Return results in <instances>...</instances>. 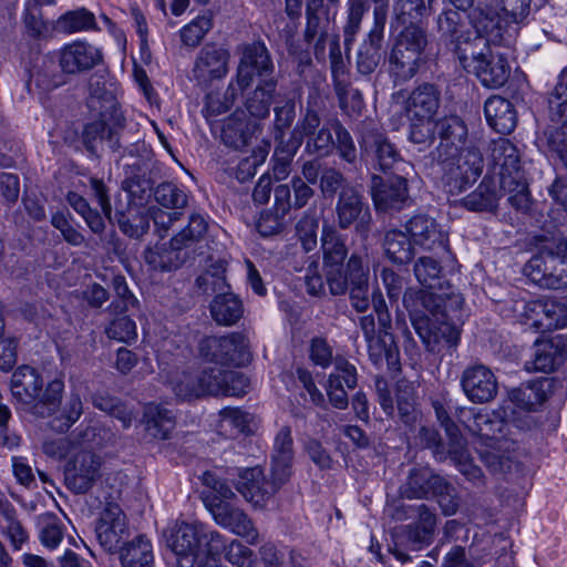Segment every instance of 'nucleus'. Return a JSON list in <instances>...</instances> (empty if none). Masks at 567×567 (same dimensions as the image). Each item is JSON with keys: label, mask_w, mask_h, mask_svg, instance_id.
Instances as JSON below:
<instances>
[{"label": "nucleus", "mask_w": 567, "mask_h": 567, "mask_svg": "<svg viewBox=\"0 0 567 567\" xmlns=\"http://www.w3.org/2000/svg\"><path fill=\"white\" fill-rule=\"evenodd\" d=\"M463 298L458 293H436L408 288L403 305L426 351L439 354L458 344Z\"/></svg>", "instance_id": "nucleus-1"}, {"label": "nucleus", "mask_w": 567, "mask_h": 567, "mask_svg": "<svg viewBox=\"0 0 567 567\" xmlns=\"http://www.w3.org/2000/svg\"><path fill=\"white\" fill-rule=\"evenodd\" d=\"M178 567H220L216 557L226 554L228 544L217 530L202 524L176 523L167 538Z\"/></svg>", "instance_id": "nucleus-2"}, {"label": "nucleus", "mask_w": 567, "mask_h": 567, "mask_svg": "<svg viewBox=\"0 0 567 567\" xmlns=\"http://www.w3.org/2000/svg\"><path fill=\"white\" fill-rule=\"evenodd\" d=\"M172 390L183 400L210 396H241L247 393L249 379L239 371L206 367L176 372L171 379Z\"/></svg>", "instance_id": "nucleus-3"}, {"label": "nucleus", "mask_w": 567, "mask_h": 567, "mask_svg": "<svg viewBox=\"0 0 567 567\" xmlns=\"http://www.w3.org/2000/svg\"><path fill=\"white\" fill-rule=\"evenodd\" d=\"M488 151L492 169L508 204L519 213H528L532 198L518 148L509 140L498 138L491 142Z\"/></svg>", "instance_id": "nucleus-4"}, {"label": "nucleus", "mask_w": 567, "mask_h": 567, "mask_svg": "<svg viewBox=\"0 0 567 567\" xmlns=\"http://www.w3.org/2000/svg\"><path fill=\"white\" fill-rule=\"evenodd\" d=\"M208 230L204 216L192 214L188 224L181 229L168 245H157L144 251L145 262L154 270L172 271L185 262L194 260L203 246L202 243Z\"/></svg>", "instance_id": "nucleus-5"}, {"label": "nucleus", "mask_w": 567, "mask_h": 567, "mask_svg": "<svg viewBox=\"0 0 567 567\" xmlns=\"http://www.w3.org/2000/svg\"><path fill=\"white\" fill-rule=\"evenodd\" d=\"M43 380L40 373L30 365H21L13 372L10 380L12 398L30 413L39 417H48L58 411L61 404L64 383L54 379L42 392Z\"/></svg>", "instance_id": "nucleus-6"}, {"label": "nucleus", "mask_w": 567, "mask_h": 567, "mask_svg": "<svg viewBox=\"0 0 567 567\" xmlns=\"http://www.w3.org/2000/svg\"><path fill=\"white\" fill-rule=\"evenodd\" d=\"M320 125L321 117L310 101H308L305 112L290 132V136L284 147V152L287 153L288 157L297 153L305 138H307L305 152L308 155L316 157L329 156L334 150L333 131L331 126L320 127Z\"/></svg>", "instance_id": "nucleus-7"}, {"label": "nucleus", "mask_w": 567, "mask_h": 567, "mask_svg": "<svg viewBox=\"0 0 567 567\" xmlns=\"http://www.w3.org/2000/svg\"><path fill=\"white\" fill-rule=\"evenodd\" d=\"M321 250L324 277L330 293L346 295L349 288L346 264L349 250L344 236L333 225L322 226Z\"/></svg>", "instance_id": "nucleus-8"}, {"label": "nucleus", "mask_w": 567, "mask_h": 567, "mask_svg": "<svg viewBox=\"0 0 567 567\" xmlns=\"http://www.w3.org/2000/svg\"><path fill=\"white\" fill-rule=\"evenodd\" d=\"M103 458L90 449L71 451L63 465L65 487L74 495L87 494L103 476Z\"/></svg>", "instance_id": "nucleus-9"}, {"label": "nucleus", "mask_w": 567, "mask_h": 567, "mask_svg": "<svg viewBox=\"0 0 567 567\" xmlns=\"http://www.w3.org/2000/svg\"><path fill=\"white\" fill-rule=\"evenodd\" d=\"M334 214L338 230L353 229L363 241L369 238L373 226L372 212L357 187H346L339 192Z\"/></svg>", "instance_id": "nucleus-10"}, {"label": "nucleus", "mask_w": 567, "mask_h": 567, "mask_svg": "<svg viewBox=\"0 0 567 567\" xmlns=\"http://www.w3.org/2000/svg\"><path fill=\"white\" fill-rule=\"evenodd\" d=\"M511 310L518 322L529 324L539 332L567 324V307L555 299L514 300Z\"/></svg>", "instance_id": "nucleus-11"}, {"label": "nucleus", "mask_w": 567, "mask_h": 567, "mask_svg": "<svg viewBox=\"0 0 567 567\" xmlns=\"http://www.w3.org/2000/svg\"><path fill=\"white\" fill-rule=\"evenodd\" d=\"M460 63L468 73L475 74L486 87L503 86L511 74V66L505 53L488 49H473Z\"/></svg>", "instance_id": "nucleus-12"}, {"label": "nucleus", "mask_w": 567, "mask_h": 567, "mask_svg": "<svg viewBox=\"0 0 567 567\" xmlns=\"http://www.w3.org/2000/svg\"><path fill=\"white\" fill-rule=\"evenodd\" d=\"M277 80L271 54L261 41L245 44L237 66L236 83L241 92L256 81Z\"/></svg>", "instance_id": "nucleus-13"}, {"label": "nucleus", "mask_w": 567, "mask_h": 567, "mask_svg": "<svg viewBox=\"0 0 567 567\" xmlns=\"http://www.w3.org/2000/svg\"><path fill=\"white\" fill-rule=\"evenodd\" d=\"M199 353L218 364L245 365L250 362L249 342L245 334L233 332L227 336H210L199 343Z\"/></svg>", "instance_id": "nucleus-14"}, {"label": "nucleus", "mask_w": 567, "mask_h": 567, "mask_svg": "<svg viewBox=\"0 0 567 567\" xmlns=\"http://www.w3.org/2000/svg\"><path fill=\"white\" fill-rule=\"evenodd\" d=\"M288 483V480L279 481L277 473L270 471V478H267L259 466L245 468L236 484V489L254 507L265 508L272 501L279 489Z\"/></svg>", "instance_id": "nucleus-15"}, {"label": "nucleus", "mask_w": 567, "mask_h": 567, "mask_svg": "<svg viewBox=\"0 0 567 567\" xmlns=\"http://www.w3.org/2000/svg\"><path fill=\"white\" fill-rule=\"evenodd\" d=\"M371 196L378 212L394 213L411 206L408 179L393 174L382 177L377 174L371 176Z\"/></svg>", "instance_id": "nucleus-16"}, {"label": "nucleus", "mask_w": 567, "mask_h": 567, "mask_svg": "<svg viewBox=\"0 0 567 567\" xmlns=\"http://www.w3.org/2000/svg\"><path fill=\"white\" fill-rule=\"evenodd\" d=\"M348 290L350 303L358 312L370 307L369 252L367 245L352 251L347 261Z\"/></svg>", "instance_id": "nucleus-17"}, {"label": "nucleus", "mask_w": 567, "mask_h": 567, "mask_svg": "<svg viewBox=\"0 0 567 567\" xmlns=\"http://www.w3.org/2000/svg\"><path fill=\"white\" fill-rule=\"evenodd\" d=\"M435 24L440 39L457 56L458 61L466 59L467 53L473 55L472 30L467 28L460 10H443L437 14Z\"/></svg>", "instance_id": "nucleus-18"}, {"label": "nucleus", "mask_w": 567, "mask_h": 567, "mask_svg": "<svg viewBox=\"0 0 567 567\" xmlns=\"http://www.w3.org/2000/svg\"><path fill=\"white\" fill-rule=\"evenodd\" d=\"M524 274L542 288L559 289L567 285V259L543 254L537 248V254L525 265Z\"/></svg>", "instance_id": "nucleus-19"}, {"label": "nucleus", "mask_w": 567, "mask_h": 567, "mask_svg": "<svg viewBox=\"0 0 567 567\" xmlns=\"http://www.w3.org/2000/svg\"><path fill=\"white\" fill-rule=\"evenodd\" d=\"M439 144L430 152L431 161H446L466 147L468 130L457 115H447L436 120Z\"/></svg>", "instance_id": "nucleus-20"}, {"label": "nucleus", "mask_w": 567, "mask_h": 567, "mask_svg": "<svg viewBox=\"0 0 567 567\" xmlns=\"http://www.w3.org/2000/svg\"><path fill=\"white\" fill-rule=\"evenodd\" d=\"M472 30V48L488 49L503 42L505 24L492 9L476 7L467 16Z\"/></svg>", "instance_id": "nucleus-21"}, {"label": "nucleus", "mask_w": 567, "mask_h": 567, "mask_svg": "<svg viewBox=\"0 0 567 567\" xmlns=\"http://www.w3.org/2000/svg\"><path fill=\"white\" fill-rule=\"evenodd\" d=\"M361 155L371 161L375 169L383 173L393 171L403 159L388 136L378 130H368L359 141Z\"/></svg>", "instance_id": "nucleus-22"}, {"label": "nucleus", "mask_w": 567, "mask_h": 567, "mask_svg": "<svg viewBox=\"0 0 567 567\" xmlns=\"http://www.w3.org/2000/svg\"><path fill=\"white\" fill-rule=\"evenodd\" d=\"M461 386L466 398L476 404L491 402L498 392V382L493 371L481 363L468 365L461 375Z\"/></svg>", "instance_id": "nucleus-23"}, {"label": "nucleus", "mask_w": 567, "mask_h": 567, "mask_svg": "<svg viewBox=\"0 0 567 567\" xmlns=\"http://www.w3.org/2000/svg\"><path fill=\"white\" fill-rule=\"evenodd\" d=\"M100 545L110 553L117 551L128 536L126 516L115 503H107L95 526Z\"/></svg>", "instance_id": "nucleus-24"}, {"label": "nucleus", "mask_w": 567, "mask_h": 567, "mask_svg": "<svg viewBox=\"0 0 567 567\" xmlns=\"http://www.w3.org/2000/svg\"><path fill=\"white\" fill-rule=\"evenodd\" d=\"M209 511L215 522L224 528L230 529L234 534L246 538L250 545L259 542L258 530L248 515L229 502L218 501L209 503Z\"/></svg>", "instance_id": "nucleus-25"}, {"label": "nucleus", "mask_w": 567, "mask_h": 567, "mask_svg": "<svg viewBox=\"0 0 567 567\" xmlns=\"http://www.w3.org/2000/svg\"><path fill=\"white\" fill-rule=\"evenodd\" d=\"M229 52L215 44L207 43L198 52L194 68V79L200 85H208L213 80L221 79L228 72Z\"/></svg>", "instance_id": "nucleus-26"}, {"label": "nucleus", "mask_w": 567, "mask_h": 567, "mask_svg": "<svg viewBox=\"0 0 567 567\" xmlns=\"http://www.w3.org/2000/svg\"><path fill=\"white\" fill-rule=\"evenodd\" d=\"M445 487L446 480L430 466L412 467L405 482L400 486V494L409 499H427L435 491Z\"/></svg>", "instance_id": "nucleus-27"}, {"label": "nucleus", "mask_w": 567, "mask_h": 567, "mask_svg": "<svg viewBox=\"0 0 567 567\" xmlns=\"http://www.w3.org/2000/svg\"><path fill=\"white\" fill-rule=\"evenodd\" d=\"M411 240L424 249L434 250L447 247V235L437 221L426 214H415L405 223Z\"/></svg>", "instance_id": "nucleus-28"}, {"label": "nucleus", "mask_w": 567, "mask_h": 567, "mask_svg": "<svg viewBox=\"0 0 567 567\" xmlns=\"http://www.w3.org/2000/svg\"><path fill=\"white\" fill-rule=\"evenodd\" d=\"M102 61V54L95 47L85 42H73L60 50L59 63L62 72L79 74L91 70Z\"/></svg>", "instance_id": "nucleus-29"}, {"label": "nucleus", "mask_w": 567, "mask_h": 567, "mask_svg": "<svg viewBox=\"0 0 567 567\" xmlns=\"http://www.w3.org/2000/svg\"><path fill=\"white\" fill-rule=\"evenodd\" d=\"M441 106V91L437 85L424 82L415 86L405 100L408 117H435Z\"/></svg>", "instance_id": "nucleus-30"}, {"label": "nucleus", "mask_w": 567, "mask_h": 567, "mask_svg": "<svg viewBox=\"0 0 567 567\" xmlns=\"http://www.w3.org/2000/svg\"><path fill=\"white\" fill-rule=\"evenodd\" d=\"M124 127L125 118L122 115L115 116V123L112 127L103 120L86 124L82 134L85 148L90 153L95 154L97 142H105L112 152H117L121 148L120 131Z\"/></svg>", "instance_id": "nucleus-31"}, {"label": "nucleus", "mask_w": 567, "mask_h": 567, "mask_svg": "<svg viewBox=\"0 0 567 567\" xmlns=\"http://www.w3.org/2000/svg\"><path fill=\"white\" fill-rule=\"evenodd\" d=\"M566 349L560 340H537L533 360L525 363L527 371L549 373L560 367L566 359Z\"/></svg>", "instance_id": "nucleus-32"}, {"label": "nucleus", "mask_w": 567, "mask_h": 567, "mask_svg": "<svg viewBox=\"0 0 567 567\" xmlns=\"http://www.w3.org/2000/svg\"><path fill=\"white\" fill-rule=\"evenodd\" d=\"M554 385V379L540 378L512 389L508 396L517 408L526 411H534L553 393Z\"/></svg>", "instance_id": "nucleus-33"}, {"label": "nucleus", "mask_w": 567, "mask_h": 567, "mask_svg": "<svg viewBox=\"0 0 567 567\" xmlns=\"http://www.w3.org/2000/svg\"><path fill=\"white\" fill-rule=\"evenodd\" d=\"M259 130L258 123L243 111L234 112L224 123L221 141L225 145L240 150L247 146Z\"/></svg>", "instance_id": "nucleus-34"}, {"label": "nucleus", "mask_w": 567, "mask_h": 567, "mask_svg": "<svg viewBox=\"0 0 567 567\" xmlns=\"http://www.w3.org/2000/svg\"><path fill=\"white\" fill-rule=\"evenodd\" d=\"M432 7L429 0H393L390 29L396 31L409 25H423L422 21L430 16Z\"/></svg>", "instance_id": "nucleus-35"}, {"label": "nucleus", "mask_w": 567, "mask_h": 567, "mask_svg": "<svg viewBox=\"0 0 567 567\" xmlns=\"http://www.w3.org/2000/svg\"><path fill=\"white\" fill-rule=\"evenodd\" d=\"M295 460L293 439L291 429L284 425L277 432L272 453H271V472L277 473L278 480H290L292 474V464Z\"/></svg>", "instance_id": "nucleus-36"}, {"label": "nucleus", "mask_w": 567, "mask_h": 567, "mask_svg": "<svg viewBox=\"0 0 567 567\" xmlns=\"http://www.w3.org/2000/svg\"><path fill=\"white\" fill-rule=\"evenodd\" d=\"M277 80L258 82L254 89H247L244 95V105L250 118L262 120L269 116L271 104L277 92Z\"/></svg>", "instance_id": "nucleus-37"}, {"label": "nucleus", "mask_w": 567, "mask_h": 567, "mask_svg": "<svg viewBox=\"0 0 567 567\" xmlns=\"http://www.w3.org/2000/svg\"><path fill=\"white\" fill-rule=\"evenodd\" d=\"M433 537L434 535L426 528L414 524L406 525L396 534V540L391 553L399 561L408 563L411 560V556L406 551L423 549L432 543Z\"/></svg>", "instance_id": "nucleus-38"}, {"label": "nucleus", "mask_w": 567, "mask_h": 567, "mask_svg": "<svg viewBox=\"0 0 567 567\" xmlns=\"http://www.w3.org/2000/svg\"><path fill=\"white\" fill-rule=\"evenodd\" d=\"M501 193L505 195L499 188V182L486 175L475 190L462 198L461 204L471 212L493 213L498 207Z\"/></svg>", "instance_id": "nucleus-39"}, {"label": "nucleus", "mask_w": 567, "mask_h": 567, "mask_svg": "<svg viewBox=\"0 0 567 567\" xmlns=\"http://www.w3.org/2000/svg\"><path fill=\"white\" fill-rule=\"evenodd\" d=\"M484 113L488 125L497 133L509 134L517 122L513 104L498 95L488 97L484 105Z\"/></svg>", "instance_id": "nucleus-40"}, {"label": "nucleus", "mask_w": 567, "mask_h": 567, "mask_svg": "<svg viewBox=\"0 0 567 567\" xmlns=\"http://www.w3.org/2000/svg\"><path fill=\"white\" fill-rule=\"evenodd\" d=\"M424 61L425 56L391 47L388 55V71L395 83H404L417 74Z\"/></svg>", "instance_id": "nucleus-41"}, {"label": "nucleus", "mask_w": 567, "mask_h": 567, "mask_svg": "<svg viewBox=\"0 0 567 567\" xmlns=\"http://www.w3.org/2000/svg\"><path fill=\"white\" fill-rule=\"evenodd\" d=\"M226 266L227 262L225 259L209 256L207 258L206 269L195 280V292L206 296L216 293L217 296L228 289L225 276Z\"/></svg>", "instance_id": "nucleus-42"}, {"label": "nucleus", "mask_w": 567, "mask_h": 567, "mask_svg": "<svg viewBox=\"0 0 567 567\" xmlns=\"http://www.w3.org/2000/svg\"><path fill=\"white\" fill-rule=\"evenodd\" d=\"M113 221H116L120 230L131 238H141L150 228L147 210L135 204H130L124 210L116 208Z\"/></svg>", "instance_id": "nucleus-43"}, {"label": "nucleus", "mask_w": 567, "mask_h": 567, "mask_svg": "<svg viewBox=\"0 0 567 567\" xmlns=\"http://www.w3.org/2000/svg\"><path fill=\"white\" fill-rule=\"evenodd\" d=\"M369 358L374 365L386 361L390 370H399V349L388 329H380L379 336L368 341Z\"/></svg>", "instance_id": "nucleus-44"}, {"label": "nucleus", "mask_w": 567, "mask_h": 567, "mask_svg": "<svg viewBox=\"0 0 567 567\" xmlns=\"http://www.w3.org/2000/svg\"><path fill=\"white\" fill-rule=\"evenodd\" d=\"M143 423L150 436L166 440L175 426V419L168 409L150 403L144 409Z\"/></svg>", "instance_id": "nucleus-45"}, {"label": "nucleus", "mask_w": 567, "mask_h": 567, "mask_svg": "<svg viewBox=\"0 0 567 567\" xmlns=\"http://www.w3.org/2000/svg\"><path fill=\"white\" fill-rule=\"evenodd\" d=\"M118 551L122 567H152L153 565V546L144 535L124 543Z\"/></svg>", "instance_id": "nucleus-46"}, {"label": "nucleus", "mask_w": 567, "mask_h": 567, "mask_svg": "<svg viewBox=\"0 0 567 567\" xmlns=\"http://www.w3.org/2000/svg\"><path fill=\"white\" fill-rule=\"evenodd\" d=\"M209 309L212 318L219 326H233L244 313L241 300L227 289L215 296Z\"/></svg>", "instance_id": "nucleus-47"}, {"label": "nucleus", "mask_w": 567, "mask_h": 567, "mask_svg": "<svg viewBox=\"0 0 567 567\" xmlns=\"http://www.w3.org/2000/svg\"><path fill=\"white\" fill-rule=\"evenodd\" d=\"M396 31L392 48L425 56L430 45L429 32L425 25H409L408 28H399Z\"/></svg>", "instance_id": "nucleus-48"}, {"label": "nucleus", "mask_w": 567, "mask_h": 567, "mask_svg": "<svg viewBox=\"0 0 567 567\" xmlns=\"http://www.w3.org/2000/svg\"><path fill=\"white\" fill-rule=\"evenodd\" d=\"M470 482L475 485H484V475L482 470L473 463V458L467 450L466 440L450 444L449 458Z\"/></svg>", "instance_id": "nucleus-49"}, {"label": "nucleus", "mask_w": 567, "mask_h": 567, "mask_svg": "<svg viewBox=\"0 0 567 567\" xmlns=\"http://www.w3.org/2000/svg\"><path fill=\"white\" fill-rule=\"evenodd\" d=\"M386 257L394 264H406L414 255L411 238L402 230L391 229L386 231L383 240Z\"/></svg>", "instance_id": "nucleus-50"}, {"label": "nucleus", "mask_w": 567, "mask_h": 567, "mask_svg": "<svg viewBox=\"0 0 567 567\" xmlns=\"http://www.w3.org/2000/svg\"><path fill=\"white\" fill-rule=\"evenodd\" d=\"M408 140L419 152L429 150L436 140L437 126L435 117H408Z\"/></svg>", "instance_id": "nucleus-51"}, {"label": "nucleus", "mask_w": 567, "mask_h": 567, "mask_svg": "<svg viewBox=\"0 0 567 567\" xmlns=\"http://www.w3.org/2000/svg\"><path fill=\"white\" fill-rule=\"evenodd\" d=\"M382 42L374 39H364L355 55V69L362 76L370 78L380 66L382 54Z\"/></svg>", "instance_id": "nucleus-52"}, {"label": "nucleus", "mask_w": 567, "mask_h": 567, "mask_svg": "<svg viewBox=\"0 0 567 567\" xmlns=\"http://www.w3.org/2000/svg\"><path fill=\"white\" fill-rule=\"evenodd\" d=\"M296 101L287 99L282 103H277L274 107L272 136L284 152L286 146V132L291 127L296 120Z\"/></svg>", "instance_id": "nucleus-53"}, {"label": "nucleus", "mask_w": 567, "mask_h": 567, "mask_svg": "<svg viewBox=\"0 0 567 567\" xmlns=\"http://www.w3.org/2000/svg\"><path fill=\"white\" fill-rule=\"evenodd\" d=\"M416 280L429 289H442L444 271L441 262L431 256L417 258L413 266Z\"/></svg>", "instance_id": "nucleus-54"}, {"label": "nucleus", "mask_w": 567, "mask_h": 567, "mask_svg": "<svg viewBox=\"0 0 567 567\" xmlns=\"http://www.w3.org/2000/svg\"><path fill=\"white\" fill-rule=\"evenodd\" d=\"M456 155L446 161H431L442 166V182L444 188L451 195H458L467 189L473 183L470 178H465V171L454 159Z\"/></svg>", "instance_id": "nucleus-55"}, {"label": "nucleus", "mask_w": 567, "mask_h": 567, "mask_svg": "<svg viewBox=\"0 0 567 567\" xmlns=\"http://www.w3.org/2000/svg\"><path fill=\"white\" fill-rule=\"evenodd\" d=\"M347 21L343 27V44L347 53L350 52L355 41L357 34L361 29V22L369 9L365 0H348Z\"/></svg>", "instance_id": "nucleus-56"}, {"label": "nucleus", "mask_w": 567, "mask_h": 567, "mask_svg": "<svg viewBox=\"0 0 567 567\" xmlns=\"http://www.w3.org/2000/svg\"><path fill=\"white\" fill-rule=\"evenodd\" d=\"M92 404L94 408L121 421L124 429L131 426L133 413L118 398L105 392H96L92 395Z\"/></svg>", "instance_id": "nucleus-57"}, {"label": "nucleus", "mask_w": 567, "mask_h": 567, "mask_svg": "<svg viewBox=\"0 0 567 567\" xmlns=\"http://www.w3.org/2000/svg\"><path fill=\"white\" fill-rule=\"evenodd\" d=\"M323 6V0H308L307 2V24L303 32V40L306 43H311L313 37H326L330 32V21L328 17L319 14Z\"/></svg>", "instance_id": "nucleus-58"}, {"label": "nucleus", "mask_w": 567, "mask_h": 567, "mask_svg": "<svg viewBox=\"0 0 567 567\" xmlns=\"http://www.w3.org/2000/svg\"><path fill=\"white\" fill-rule=\"evenodd\" d=\"M82 413L83 404L80 395L78 393H71L59 415L51 420L50 426L59 433H64L80 419Z\"/></svg>", "instance_id": "nucleus-59"}, {"label": "nucleus", "mask_w": 567, "mask_h": 567, "mask_svg": "<svg viewBox=\"0 0 567 567\" xmlns=\"http://www.w3.org/2000/svg\"><path fill=\"white\" fill-rule=\"evenodd\" d=\"M154 198L164 208L178 212L184 209L188 203V196L172 182H163L154 188Z\"/></svg>", "instance_id": "nucleus-60"}, {"label": "nucleus", "mask_w": 567, "mask_h": 567, "mask_svg": "<svg viewBox=\"0 0 567 567\" xmlns=\"http://www.w3.org/2000/svg\"><path fill=\"white\" fill-rule=\"evenodd\" d=\"M331 130L336 135L334 150L339 157L349 164H354L358 159V151L350 132L339 120L331 122Z\"/></svg>", "instance_id": "nucleus-61"}, {"label": "nucleus", "mask_w": 567, "mask_h": 567, "mask_svg": "<svg viewBox=\"0 0 567 567\" xmlns=\"http://www.w3.org/2000/svg\"><path fill=\"white\" fill-rule=\"evenodd\" d=\"M39 536L41 543L49 548H55L63 538L61 520L52 513H44L38 517Z\"/></svg>", "instance_id": "nucleus-62"}, {"label": "nucleus", "mask_w": 567, "mask_h": 567, "mask_svg": "<svg viewBox=\"0 0 567 567\" xmlns=\"http://www.w3.org/2000/svg\"><path fill=\"white\" fill-rule=\"evenodd\" d=\"M115 300L109 306V310L114 313L128 312L138 306L137 299L128 289L127 282L123 276H114L112 280Z\"/></svg>", "instance_id": "nucleus-63"}, {"label": "nucleus", "mask_w": 567, "mask_h": 567, "mask_svg": "<svg viewBox=\"0 0 567 567\" xmlns=\"http://www.w3.org/2000/svg\"><path fill=\"white\" fill-rule=\"evenodd\" d=\"M548 104L550 121L567 128V84L558 83L555 86Z\"/></svg>", "instance_id": "nucleus-64"}]
</instances>
